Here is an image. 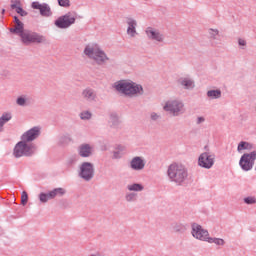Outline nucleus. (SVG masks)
Masks as SVG:
<instances>
[{
	"instance_id": "nucleus-1",
	"label": "nucleus",
	"mask_w": 256,
	"mask_h": 256,
	"mask_svg": "<svg viewBox=\"0 0 256 256\" xmlns=\"http://www.w3.org/2000/svg\"><path fill=\"white\" fill-rule=\"evenodd\" d=\"M113 87L118 93H120V95L129 97V99H133L134 97H141V95H144L145 93L143 86L133 82L132 80H119L114 83Z\"/></svg>"
},
{
	"instance_id": "nucleus-2",
	"label": "nucleus",
	"mask_w": 256,
	"mask_h": 256,
	"mask_svg": "<svg viewBox=\"0 0 256 256\" xmlns=\"http://www.w3.org/2000/svg\"><path fill=\"white\" fill-rule=\"evenodd\" d=\"M167 177L171 183L181 187L189 179V170L181 163H171L167 168Z\"/></svg>"
},
{
	"instance_id": "nucleus-3",
	"label": "nucleus",
	"mask_w": 256,
	"mask_h": 256,
	"mask_svg": "<svg viewBox=\"0 0 256 256\" xmlns=\"http://www.w3.org/2000/svg\"><path fill=\"white\" fill-rule=\"evenodd\" d=\"M84 57L94 61L96 65H105L109 61V56L98 43H88L83 50Z\"/></svg>"
},
{
	"instance_id": "nucleus-4",
	"label": "nucleus",
	"mask_w": 256,
	"mask_h": 256,
	"mask_svg": "<svg viewBox=\"0 0 256 256\" xmlns=\"http://www.w3.org/2000/svg\"><path fill=\"white\" fill-rule=\"evenodd\" d=\"M163 111L168 113L170 117H181V115H185L187 109L185 108V102H183V100L171 98L164 103Z\"/></svg>"
},
{
	"instance_id": "nucleus-5",
	"label": "nucleus",
	"mask_w": 256,
	"mask_h": 256,
	"mask_svg": "<svg viewBox=\"0 0 256 256\" xmlns=\"http://www.w3.org/2000/svg\"><path fill=\"white\" fill-rule=\"evenodd\" d=\"M37 152V145L35 143L27 142L21 139L14 147L13 155L16 159L19 157H33Z\"/></svg>"
},
{
	"instance_id": "nucleus-6",
	"label": "nucleus",
	"mask_w": 256,
	"mask_h": 256,
	"mask_svg": "<svg viewBox=\"0 0 256 256\" xmlns=\"http://www.w3.org/2000/svg\"><path fill=\"white\" fill-rule=\"evenodd\" d=\"M77 21V14L75 12H67L66 14L59 16L54 25L58 29H69L72 25H75Z\"/></svg>"
},
{
	"instance_id": "nucleus-7",
	"label": "nucleus",
	"mask_w": 256,
	"mask_h": 256,
	"mask_svg": "<svg viewBox=\"0 0 256 256\" xmlns=\"http://www.w3.org/2000/svg\"><path fill=\"white\" fill-rule=\"evenodd\" d=\"M20 38L24 45H31V43H45V41H47L45 36L29 30H24L21 33Z\"/></svg>"
},
{
	"instance_id": "nucleus-8",
	"label": "nucleus",
	"mask_w": 256,
	"mask_h": 256,
	"mask_svg": "<svg viewBox=\"0 0 256 256\" xmlns=\"http://www.w3.org/2000/svg\"><path fill=\"white\" fill-rule=\"evenodd\" d=\"M144 33L149 41L157 45L165 43V34L158 28L148 26L145 28Z\"/></svg>"
},
{
	"instance_id": "nucleus-9",
	"label": "nucleus",
	"mask_w": 256,
	"mask_h": 256,
	"mask_svg": "<svg viewBox=\"0 0 256 256\" xmlns=\"http://www.w3.org/2000/svg\"><path fill=\"white\" fill-rule=\"evenodd\" d=\"M78 175L84 181H91L95 177V165L91 162H82L79 166Z\"/></svg>"
},
{
	"instance_id": "nucleus-10",
	"label": "nucleus",
	"mask_w": 256,
	"mask_h": 256,
	"mask_svg": "<svg viewBox=\"0 0 256 256\" xmlns=\"http://www.w3.org/2000/svg\"><path fill=\"white\" fill-rule=\"evenodd\" d=\"M256 161V150L250 153H245L241 156L239 165L243 171H251Z\"/></svg>"
},
{
	"instance_id": "nucleus-11",
	"label": "nucleus",
	"mask_w": 256,
	"mask_h": 256,
	"mask_svg": "<svg viewBox=\"0 0 256 256\" xmlns=\"http://www.w3.org/2000/svg\"><path fill=\"white\" fill-rule=\"evenodd\" d=\"M198 165L203 169H211L215 165V154L209 151L200 154Z\"/></svg>"
},
{
	"instance_id": "nucleus-12",
	"label": "nucleus",
	"mask_w": 256,
	"mask_h": 256,
	"mask_svg": "<svg viewBox=\"0 0 256 256\" xmlns=\"http://www.w3.org/2000/svg\"><path fill=\"white\" fill-rule=\"evenodd\" d=\"M192 237H194V239H198L199 241H205L207 243V241H209V231H207L206 229H203L202 225H199L197 223H193L192 224Z\"/></svg>"
},
{
	"instance_id": "nucleus-13",
	"label": "nucleus",
	"mask_w": 256,
	"mask_h": 256,
	"mask_svg": "<svg viewBox=\"0 0 256 256\" xmlns=\"http://www.w3.org/2000/svg\"><path fill=\"white\" fill-rule=\"evenodd\" d=\"M39 137H41V127L40 126H34L32 128H30L29 130H27L26 132H24L20 139H22V141H26L28 143H34L33 141H37V139H39Z\"/></svg>"
},
{
	"instance_id": "nucleus-14",
	"label": "nucleus",
	"mask_w": 256,
	"mask_h": 256,
	"mask_svg": "<svg viewBox=\"0 0 256 256\" xmlns=\"http://www.w3.org/2000/svg\"><path fill=\"white\" fill-rule=\"evenodd\" d=\"M32 9H37L40 11V15L42 17H51L53 15V11H51V6L47 3H39V2H32L31 4Z\"/></svg>"
},
{
	"instance_id": "nucleus-15",
	"label": "nucleus",
	"mask_w": 256,
	"mask_h": 256,
	"mask_svg": "<svg viewBox=\"0 0 256 256\" xmlns=\"http://www.w3.org/2000/svg\"><path fill=\"white\" fill-rule=\"evenodd\" d=\"M127 30L126 33L130 39H135L139 33L137 32V20L132 17L126 18Z\"/></svg>"
},
{
	"instance_id": "nucleus-16",
	"label": "nucleus",
	"mask_w": 256,
	"mask_h": 256,
	"mask_svg": "<svg viewBox=\"0 0 256 256\" xmlns=\"http://www.w3.org/2000/svg\"><path fill=\"white\" fill-rule=\"evenodd\" d=\"M145 159L141 156H135L131 159L129 167L132 171H143L145 169Z\"/></svg>"
},
{
	"instance_id": "nucleus-17",
	"label": "nucleus",
	"mask_w": 256,
	"mask_h": 256,
	"mask_svg": "<svg viewBox=\"0 0 256 256\" xmlns=\"http://www.w3.org/2000/svg\"><path fill=\"white\" fill-rule=\"evenodd\" d=\"M81 97L87 103H93L97 101V92H95V89L87 87L82 91Z\"/></svg>"
},
{
	"instance_id": "nucleus-18",
	"label": "nucleus",
	"mask_w": 256,
	"mask_h": 256,
	"mask_svg": "<svg viewBox=\"0 0 256 256\" xmlns=\"http://www.w3.org/2000/svg\"><path fill=\"white\" fill-rule=\"evenodd\" d=\"M177 84L186 91H191V89H195V81L192 80L191 77H180L177 80Z\"/></svg>"
},
{
	"instance_id": "nucleus-19",
	"label": "nucleus",
	"mask_w": 256,
	"mask_h": 256,
	"mask_svg": "<svg viewBox=\"0 0 256 256\" xmlns=\"http://www.w3.org/2000/svg\"><path fill=\"white\" fill-rule=\"evenodd\" d=\"M77 151L80 157H84V158L91 157V155H93V146L87 143H83L78 146Z\"/></svg>"
},
{
	"instance_id": "nucleus-20",
	"label": "nucleus",
	"mask_w": 256,
	"mask_h": 256,
	"mask_svg": "<svg viewBox=\"0 0 256 256\" xmlns=\"http://www.w3.org/2000/svg\"><path fill=\"white\" fill-rule=\"evenodd\" d=\"M13 119V113L6 111L3 112L0 116V133H3L5 131V125L9 123Z\"/></svg>"
},
{
	"instance_id": "nucleus-21",
	"label": "nucleus",
	"mask_w": 256,
	"mask_h": 256,
	"mask_svg": "<svg viewBox=\"0 0 256 256\" xmlns=\"http://www.w3.org/2000/svg\"><path fill=\"white\" fill-rule=\"evenodd\" d=\"M207 33L210 41H219V38L221 37V32H219V29L217 28H208Z\"/></svg>"
},
{
	"instance_id": "nucleus-22",
	"label": "nucleus",
	"mask_w": 256,
	"mask_h": 256,
	"mask_svg": "<svg viewBox=\"0 0 256 256\" xmlns=\"http://www.w3.org/2000/svg\"><path fill=\"white\" fill-rule=\"evenodd\" d=\"M126 189L131 193H141V191L145 190V186H143V184L141 183H132V184H128L126 186Z\"/></svg>"
},
{
	"instance_id": "nucleus-23",
	"label": "nucleus",
	"mask_w": 256,
	"mask_h": 256,
	"mask_svg": "<svg viewBox=\"0 0 256 256\" xmlns=\"http://www.w3.org/2000/svg\"><path fill=\"white\" fill-rule=\"evenodd\" d=\"M252 149H253V144L247 141H240L237 146L238 153H243V151H252Z\"/></svg>"
},
{
	"instance_id": "nucleus-24",
	"label": "nucleus",
	"mask_w": 256,
	"mask_h": 256,
	"mask_svg": "<svg viewBox=\"0 0 256 256\" xmlns=\"http://www.w3.org/2000/svg\"><path fill=\"white\" fill-rule=\"evenodd\" d=\"M127 151V147L124 145H116L114 151H113V159H121L123 157V153Z\"/></svg>"
},
{
	"instance_id": "nucleus-25",
	"label": "nucleus",
	"mask_w": 256,
	"mask_h": 256,
	"mask_svg": "<svg viewBox=\"0 0 256 256\" xmlns=\"http://www.w3.org/2000/svg\"><path fill=\"white\" fill-rule=\"evenodd\" d=\"M24 31L25 24H23V22H18L14 27L10 28V33H14L15 35H21Z\"/></svg>"
},
{
	"instance_id": "nucleus-26",
	"label": "nucleus",
	"mask_w": 256,
	"mask_h": 256,
	"mask_svg": "<svg viewBox=\"0 0 256 256\" xmlns=\"http://www.w3.org/2000/svg\"><path fill=\"white\" fill-rule=\"evenodd\" d=\"M120 123L121 122L119 121V116L117 115V113H111L109 116L110 127H112V129H117Z\"/></svg>"
},
{
	"instance_id": "nucleus-27",
	"label": "nucleus",
	"mask_w": 256,
	"mask_h": 256,
	"mask_svg": "<svg viewBox=\"0 0 256 256\" xmlns=\"http://www.w3.org/2000/svg\"><path fill=\"white\" fill-rule=\"evenodd\" d=\"M65 193H67L65 188H55L49 192V197H51V199H55V197H63Z\"/></svg>"
},
{
	"instance_id": "nucleus-28",
	"label": "nucleus",
	"mask_w": 256,
	"mask_h": 256,
	"mask_svg": "<svg viewBox=\"0 0 256 256\" xmlns=\"http://www.w3.org/2000/svg\"><path fill=\"white\" fill-rule=\"evenodd\" d=\"M172 230L174 233H185L187 231V225L175 222L172 224Z\"/></svg>"
},
{
	"instance_id": "nucleus-29",
	"label": "nucleus",
	"mask_w": 256,
	"mask_h": 256,
	"mask_svg": "<svg viewBox=\"0 0 256 256\" xmlns=\"http://www.w3.org/2000/svg\"><path fill=\"white\" fill-rule=\"evenodd\" d=\"M221 90L216 89V90H208L206 93V96L208 97V99H221Z\"/></svg>"
},
{
	"instance_id": "nucleus-30",
	"label": "nucleus",
	"mask_w": 256,
	"mask_h": 256,
	"mask_svg": "<svg viewBox=\"0 0 256 256\" xmlns=\"http://www.w3.org/2000/svg\"><path fill=\"white\" fill-rule=\"evenodd\" d=\"M207 243H214L217 247H225V240L223 238L209 236Z\"/></svg>"
},
{
	"instance_id": "nucleus-31",
	"label": "nucleus",
	"mask_w": 256,
	"mask_h": 256,
	"mask_svg": "<svg viewBox=\"0 0 256 256\" xmlns=\"http://www.w3.org/2000/svg\"><path fill=\"white\" fill-rule=\"evenodd\" d=\"M137 197H139L137 193L128 192L125 194V201H127V203H135V201H137Z\"/></svg>"
},
{
	"instance_id": "nucleus-32",
	"label": "nucleus",
	"mask_w": 256,
	"mask_h": 256,
	"mask_svg": "<svg viewBox=\"0 0 256 256\" xmlns=\"http://www.w3.org/2000/svg\"><path fill=\"white\" fill-rule=\"evenodd\" d=\"M71 141H73V138H71V135L65 134L60 137L59 144L60 145H69V143H71Z\"/></svg>"
},
{
	"instance_id": "nucleus-33",
	"label": "nucleus",
	"mask_w": 256,
	"mask_h": 256,
	"mask_svg": "<svg viewBox=\"0 0 256 256\" xmlns=\"http://www.w3.org/2000/svg\"><path fill=\"white\" fill-rule=\"evenodd\" d=\"M27 101H28L27 96H20L16 99V104L19 107H27L28 105Z\"/></svg>"
},
{
	"instance_id": "nucleus-34",
	"label": "nucleus",
	"mask_w": 256,
	"mask_h": 256,
	"mask_svg": "<svg viewBox=\"0 0 256 256\" xmlns=\"http://www.w3.org/2000/svg\"><path fill=\"white\" fill-rule=\"evenodd\" d=\"M51 196H49V192L48 193H40L39 194V201L41 203H47V201L51 200Z\"/></svg>"
},
{
	"instance_id": "nucleus-35",
	"label": "nucleus",
	"mask_w": 256,
	"mask_h": 256,
	"mask_svg": "<svg viewBox=\"0 0 256 256\" xmlns=\"http://www.w3.org/2000/svg\"><path fill=\"white\" fill-rule=\"evenodd\" d=\"M244 203L246 205H256V197L255 196H248L244 198Z\"/></svg>"
},
{
	"instance_id": "nucleus-36",
	"label": "nucleus",
	"mask_w": 256,
	"mask_h": 256,
	"mask_svg": "<svg viewBox=\"0 0 256 256\" xmlns=\"http://www.w3.org/2000/svg\"><path fill=\"white\" fill-rule=\"evenodd\" d=\"M92 114L89 111H84L82 113H80V119H82L83 121H89V119H91Z\"/></svg>"
},
{
	"instance_id": "nucleus-37",
	"label": "nucleus",
	"mask_w": 256,
	"mask_h": 256,
	"mask_svg": "<svg viewBox=\"0 0 256 256\" xmlns=\"http://www.w3.org/2000/svg\"><path fill=\"white\" fill-rule=\"evenodd\" d=\"M58 5L60 7L69 8V7H71V1L70 0H58Z\"/></svg>"
},
{
	"instance_id": "nucleus-38",
	"label": "nucleus",
	"mask_w": 256,
	"mask_h": 256,
	"mask_svg": "<svg viewBox=\"0 0 256 256\" xmlns=\"http://www.w3.org/2000/svg\"><path fill=\"white\" fill-rule=\"evenodd\" d=\"M11 9H18L21 7V0H11Z\"/></svg>"
},
{
	"instance_id": "nucleus-39",
	"label": "nucleus",
	"mask_w": 256,
	"mask_h": 256,
	"mask_svg": "<svg viewBox=\"0 0 256 256\" xmlns=\"http://www.w3.org/2000/svg\"><path fill=\"white\" fill-rule=\"evenodd\" d=\"M27 201H29V195L25 191H23L21 196V204L27 205Z\"/></svg>"
},
{
	"instance_id": "nucleus-40",
	"label": "nucleus",
	"mask_w": 256,
	"mask_h": 256,
	"mask_svg": "<svg viewBox=\"0 0 256 256\" xmlns=\"http://www.w3.org/2000/svg\"><path fill=\"white\" fill-rule=\"evenodd\" d=\"M15 11H16V13H18V15H21V17H27V11L22 9L21 6L16 8Z\"/></svg>"
},
{
	"instance_id": "nucleus-41",
	"label": "nucleus",
	"mask_w": 256,
	"mask_h": 256,
	"mask_svg": "<svg viewBox=\"0 0 256 256\" xmlns=\"http://www.w3.org/2000/svg\"><path fill=\"white\" fill-rule=\"evenodd\" d=\"M150 119L152 121H159V119H161V115H159L157 112H152L150 114Z\"/></svg>"
},
{
	"instance_id": "nucleus-42",
	"label": "nucleus",
	"mask_w": 256,
	"mask_h": 256,
	"mask_svg": "<svg viewBox=\"0 0 256 256\" xmlns=\"http://www.w3.org/2000/svg\"><path fill=\"white\" fill-rule=\"evenodd\" d=\"M75 163H77V158H76V157H70V158L67 160V164H68V165H75Z\"/></svg>"
},
{
	"instance_id": "nucleus-43",
	"label": "nucleus",
	"mask_w": 256,
	"mask_h": 256,
	"mask_svg": "<svg viewBox=\"0 0 256 256\" xmlns=\"http://www.w3.org/2000/svg\"><path fill=\"white\" fill-rule=\"evenodd\" d=\"M201 123H205V117L199 116L196 118V125H201Z\"/></svg>"
},
{
	"instance_id": "nucleus-44",
	"label": "nucleus",
	"mask_w": 256,
	"mask_h": 256,
	"mask_svg": "<svg viewBox=\"0 0 256 256\" xmlns=\"http://www.w3.org/2000/svg\"><path fill=\"white\" fill-rule=\"evenodd\" d=\"M238 44L241 46V47H245V45H247V42L243 39H239L238 40Z\"/></svg>"
},
{
	"instance_id": "nucleus-45",
	"label": "nucleus",
	"mask_w": 256,
	"mask_h": 256,
	"mask_svg": "<svg viewBox=\"0 0 256 256\" xmlns=\"http://www.w3.org/2000/svg\"><path fill=\"white\" fill-rule=\"evenodd\" d=\"M14 23H21V20H19V18L17 16L14 17Z\"/></svg>"
},
{
	"instance_id": "nucleus-46",
	"label": "nucleus",
	"mask_w": 256,
	"mask_h": 256,
	"mask_svg": "<svg viewBox=\"0 0 256 256\" xmlns=\"http://www.w3.org/2000/svg\"><path fill=\"white\" fill-rule=\"evenodd\" d=\"M5 14V9H2V15H4Z\"/></svg>"
}]
</instances>
